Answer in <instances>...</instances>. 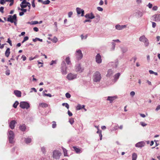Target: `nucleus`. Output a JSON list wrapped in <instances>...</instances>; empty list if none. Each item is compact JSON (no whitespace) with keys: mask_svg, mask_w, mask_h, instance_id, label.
I'll return each instance as SVG.
<instances>
[{"mask_svg":"<svg viewBox=\"0 0 160 160\" xmlns=\"http://www.w3.org/2000/svg\"><path fill=\"white\" fill-rule=\"evenodd\" d=\"M16 123V122L15 120L12 121L9 123V126L10 128L12 129L14 128L15 124Z\"/></svg>","mask_w":160,"mask_h":160,"instance_id":"f8f14e48","label":"nucleus"},{"mask_svg":"<svg viewBox=\"0 0 160 160\" xmlns=\"http://www.w3.org/2000/svg\"><path fill=\"white\" fill-rule=\"evenodd\" d=\"M103 4V2L102 0H101L99 3V4L100 5H102Z\"/></svg>","mask_w":160,"mask_h":160,"instance_id":"338daca9","label":"nucleus"},{"mask_svg":"<svg viewBox=\"0 0 160 160\" xmlns=\"http://www.w3.org/2000/svg\"><path fill=\"white\" fill-rule=\"evenodd\" d=\"M20 107L23 109H28L29 108L30 105L28 103L25 102H22L20 103Z\"/></svg>","mask_w":160,"mask_h":160,"instance_id":"423d86ee","label":"nucleus"},{"mask_svg":"<svg viewBox=\"0 0 160 160\" xmlns=\"http://www.w3.org/2000/svg\"><path fill=\"white\" fill-rule=\"evenodd\" d=\"M61 152L58 150H55L53 152V157L56 159H58L61 155Z\"/></svg>","mask_w":160,"mask_h":160,"instance_id":"20e7f679","label":"nucleus"},{"mask_svg":"<svg viewBox=\"0 0 160 160\" xmlns=\"http://www.w3.org/2000/svg\"><path fill=\"white\" fill-rule=\"evenodd\" d=\"M65 61L69 65L71 64V62L70 60V58L69 57H68L66 58Z\"/></svg>","mask_w":160,"mask_h":160,"instance_id":"bb28decb","label":"nucleus"},{"mask_svg":"<svg viewBox=\"0 0 160 160\" xmlns=\"http://www.w3.org/2000/svg\"><path fill=\"white\" fill-rule=\"evenodd\" d=\"M21 10L22 11V12H23L24 13L26 12L28 10L27 9H24V8H21Z\"/></svg>","mask_w":160,"mask_h":160,"instance_id":"8fccbe9b","label":"nucleus"},{"mask_svg":"<svg viewBox=\"0 0 160 160\" xmlns=\"http://www.w3.org/2000/svg\"><path fill=\"white\" fill-rule=\"evenodd\" d=\"M99 136L100 137V140H101L102 139V133H101L100 134H99Z\"/></svg>","mask_w":160,"mask_h":160,"instance_id":"774afa93","label":"nucleus"},{"mask_svg":"<svg viewBox=\"0 0 160 160\" xmlns=\"http://www.w3.org/2000/svg\"><path fill=\"white\" fill-rule=\"evenodd\" d=\"M56 61L52 60L51 61V63H50V65H53L54 64H56Z\"/></svg>","mask_w":160,"mask_h":160,"instance_id":"c03bdc74","label":"nucleus"},{"mask_svg":"<svg viewBox=\"0 0 160 160\" xmlns=\"http://www.w3.org/2000/svg\"><path fill=\"white\" fill-rule=\"evenodd\" d=\"M145 144V143L144 142H141L137 143L135 145L136 147L138 148H142L144 147Z\"/></svg>","mask_w":160,"mask_h":160,"instance_id":"ddd939ff","label":"nucleus"},{"mask_svg":"<svg viewBox=\"0 0 160 160\" xmlns=\"http://www.w3.org/2000/svg\"><path fill=\"white\" fill-rule=\"evenodd\" d=\"M35 0H32V6L33 8H35V5L34 3Z\"/></svg>","mask_w":160,"mask_h":160,"instance_id":"49530a36","label":"nucleus"},{"mask_svg":"<svg viewBox=\"0 0 160 160\" xmlns=\"http://www.w3.org/2000/svg\"><path fill=\"white\" fill-rule=\"evenodd\" d=\"M8 140L10 143H12L13 142V140L14 138V133L13 132L10 130L8 132Z\"/></svg>","mask_w":160,"mask_h":160,"instance_id":"7ed1b4c3","label":"nucleus"},{"mask_svg":"<svg viewBox=\"0 0 160 160\" xmlns=\"http://www.w3.org/2000/svg\"><path fill=\"white\" fill-rule=\"evenodd\" d=\"M25 141L26 143H29L31 142V139L30 138H26Z\"/></svg>","mask_w":160,"mask_h":160,"instance_id":"2f4dec72","label":"nucleus"},{"mask_svg":"<svg viewBox=\"0 0 160 160\" xmlns=\"http://www.w3.org/2000/svg\"><path fill=\"white\" fill-rule=\"evenodd\" d=\"M7 42H8L9 43V44L10 46H12V41L10 40L9 38H8V39Z\"/></svg>","mask_w":160,"mask_h":160,"instance_id":"a19ab883","label":"nucleus"},{"mask_svg":"<svg viewBox=\"0 0 160 160\" xmlns=\"http://www.w3.org/2000/svg\"><path fill=\"white\" fill-rule=\"evenodd\" d=\"M62 149L63 152L64 153V156H68V155L67 154V150L66 149L64 148H62Z\"/></svg>","mask_w":160,"mask_h":160,"instance_id":"c85d7f7f","label":"nucleus"},{"mask_svg":"<svg viewBox=\"0 0 160 160\" xmlns=\"http://www.w3.org/2000/svg\"><path fill=\"white\" fill-rule=\"evenodd\" d=\"M5 1L4 0H1V1H0V3L1 4H3L5 3Z\"/></svg>","mask_w":160,"mask_h":160,"instance_id":"e2e57ef3","label":"nucleus"},{"mask_svg":"<svg viewBox=\"0 0 160 160\" xmlns=\"http://www.w3.org/2000/svg\"><path fill=\"white\" fill-rule=\"evenodd\" d=\"M7 21L10 22L11 23L14 22L15 25L17 24V16L16 14H14L13 16L9 15L7 19Z\"/></svg>","mask_w":160,"mask_h":160,"instance_id":"f03ea898","label":"nucleus"},{"mask_svg":"<svg viewBox=\"0 0 160 160\" xmlns=\"http://www.w3.org/2000/svg\"><path fill=\"white\" fill-rule=\"evenodd\" d=\"M96 61L98 63L102 62L101 57L99 54H98L96 57Z\"/></svg>","mask_w":160,"mask_h":160,"instance_id":"9d476101","label":"nucleus"},{"mask_svg":"<svg viewBox=\"0 0 160 160\" xmlns=\"http://www.w3.org/2000/svg\"><path fill=\"white\" fill-rule=\"evenodd\" d=\"M148 6L149 8H152V5L150 3H149L148 4Z\"/></svg>","mask_w":160,"mask_h":160,"instance_id":"6e6d98bb","label":"nucleus"},{"mask_svg":"<svg viewBox=\"0 0 160 160\" xmlns=\"http://www.w3.org/2000/svg\"><path fill=\"white\" fill-rule=\"evenodd\" d=\"M18 104H19L18 102V101H16L13 104V107L14 108H16L17 107V106Z\"/></svg>","mask_w":160,"mask_h":160,"instance_id":"f704fd0d","label":"nucleus"},{"mask_svg":"<svg viewBox=\"0 0 160 160\" xmlns=\"http://www.w3.org/2000/svg\"><path fill=\"white\" fill-rule=\"evenodd\" d=\"M10 3L9 4V6H12L13 4L14 1L13 0H11L10 1Z\"/></svg>","mask_w":160,"mask_h":160,"instance_id":"5fc2aeb1","label":"nucleus"},{"mask_svg":"<svg viewBox=\"0 0 160 160\" xmlns=\"http://www.w3.org/2000/svg\"><path fill=\"white\" fill-rule=\"evenodd\" d=\"M21 58H22V60L24 61H25L26 60V57L24 55H23L22 56V57H21Z\"/></svg>","mask_w":160,"mask_h":160,"instance_id":"de8ad7c7","label":"nucleus"},{"mask_svg":"<svg viewBox=\"0 0 160 160\" xmlns=\"http://www.w3.org/2000/svg\"><path fill=\"white\" fill-rule=\"evenodd\" d=\"M28 36H26L24 38L22 42V43H23L26 41L28 40Z\"/></svg>","mask_w":160,"mask_h":160,"instance_id":"4c0bfd02","label":"nucleus"},{"mask_svg":"<svg viewBox=\"0 0 160 160\" xmlns=\"http://www.w3.org/2000/svg\"><path fill=\"white\" fill-rule=\"evenodd\" d=\"M113 72L112 70L110 69L108 70V73L106 75V76L107 77H110L113 74Z\"/></svg>","mask_w":160,"mask_h":160,"instance_id":"5701e85b","label":"nucleus"},{"mask_svg":"<svg viewBox=\"0 0 160 160\" xmlns=\"http://www.w3.org/2000/svg\"><path fill=\"white\" fill-rule=\"evenodd\" d=\"M76 71L77 72H82L83 68H82L80 64L77 65L76 66Z\"/></svg>","mask_w":160,"mask_h":160,"instance_id":"9b49d317","label":"nucleus"},{"mask_svg":"<svg viewBox=\"0 0 160 160\" xmlns=\"http://www.w3.org/2000/svg\"><path fill=\"white\" fill-rule=\"evenodd\" d=\"M137 13L138 14L139 16L140 17H141L144 14V12L138 11L137 12Z\"/></svg>","mask_w":160,"mask_h":160,"instance_id":"c756f323","label":"nucleus"},{"mask_svg":"<svg viewBox=\"0 0 160 160\" xmlns=\"http://www.w3.org/2000/svg\"><path fill=\"white\" fill-rule=\"evenodd\" d=\"M66 97L68 98H70L71 96V95L68 93L67 92L65 94Z\"/></svg>","mask_w":160,"mask_h":160,"instance_id":"79ce46f5","label":"nucleus"},{"mask_svg":"<svg viewBox=\"0 0 160 160\" xmlns=\"http://www.w3.org/2000/svg\"><path fill=\"white\" fill-rule=\"evenodd\" d=\"M160 109V105L158 106L156 109V110L158 111V110Z\"/></svg>","mask_w":160,"mask_h":160,"instance_id":"69168bd1","label":"nucleus"},{"mask_svg":"<svg viewBox=\"0 0 160 160\" xmlns=\"http://www.w3.org/2000/svg\"><path fill=\"white\" fill-rule=\"evenodd\" d=\"M20 129L22 131H24L26 129V127L25 124L19 126Z\"/></svg>","mask_w":160,"mask_h":160,"instance_id":"393cba45","label":"nucleus"},{"mask_svg":"<svg viewBox=\"0 0 160 160\" xmlns=\"http://www.w3.org/2000/svg\"><path fill=\"white\" fill-rule=\"evenodd\" d=\"M15 94L18 97H20L21 96V92L19 91L15 90L14 92Z\"/></svg>","mask_w":160,"mask_h":160,"instance_id":"aec40b11","label":"nucleus"},{"mask_svg":"<svg viewBox=\"0 0 160 160\" xmlns=\"http://www.w3.org/2000/svg\"><path fill=\"white\" fill-rule=\"evenodd\" d=\"M44 95L45 96L49 97H52L50 93H48V94L44 93Z\"/></svg>","mask_w":160,"mask_h":160,"instance_id":"3c124183","label":"nucleus"},{"mask_svg":"<svg viewBox=\"0 0 160 160\" xmlns=\"http://www.w3.org/2000/svg\"><path fill=\"white\" fill-rule=\"evenodd\" d=\"M10 53V48H7L6 50L5 51V56L6 57H9Z\"/></svg>","mask_w":160,"mask_h":160,"instance_id":"b1692460","label":"nucleus"},{"mask_svg":"<svg viewBox=\"0 0 160 160\" xmlns=\"http://www.w3.org/2000/svg\"><path fill=\"white\" fill-rule=\"evenodd\" d=\"M139 40L141 42H144L145 46L147 47L149 45V42L148 39L145 37V36L143 35L139 38Z\"/></svg>","mask_w":160,"mask_h":160,"instance_id":"39448f33","label":"nucleus"},{"mask_svg":"<svg viewBox=\"0 0 160 160\" xmlns=\"http://www.w3.org/2000/svg\"><path fill=\"white\" fill-rule=\"evenodd\" d=\"M52 127L53 128H54L56 127V122L55 121H53L52 122Z\"/></svg>","mask_w":160,"mask_h":160,"instance_id":"e433bc0d","label":"nucleus"},{"mask_svg":"<svg viewBox=\"0 0 160 160\" xmlns=\"http://www.w3.org/2000/svg\"><path fill=\"white\" fill-rule=\"evenodd\" d=\"M48 105L46 103H41L39 104L38 107L39 108L42 107L43 108H47L48 107Z\"/></svg>","mask_w":160,"mask_h":160,"instance_id":"a211bd4d","label":"nucleus"},{"mask_svg":"<svg viewBox=\"0 0 160 160\" xmlns=\"http://www.w3.org/2000/svg\"><path fill=\"white\" fill-rule=\"evenodd\" d=\"M117 97L116 96L114 97H110L108 96V97L107 100L110 101V103H112L114 100L116 99Z\"/></svg>","mask_w":160,"mask_h":160,"instance_id":"f3484780","label":"nucleus"},{"mask_svg":"<svg viewBox=\"0 0 160 160\" xmlns=\"http://www.w3.org/2000/svg\"><path fill=\"white\" fill-rule=\"evenodd\" d=\"M50 1L49 0H47V1H43L42 2V4H48L50 3Z\"/></svg>","mask_w":160,"mask_h":160,"instance_id":"c9c22d12","label":"nucleus"},{"mask_svg":"<svg viewBox=\"0 0 160 160\" xmlns=\"http://www.w3.org/2000/svg\"><path fill=\"white\" fill-rule=\"evenodd\" d=\"M51 41L54 42H56L58 41V39L57 38L54 37L53 39H52Z\"/></svg>","mask_w":160,"mask_h":160,"instance_id":"ea45409f","label":"nucleus"},{"mask_svg":"<svg viewBox=\"0 0 160 160\" xmlns=\"http://www.w3.org/2000/svg\"><path fill=\"white\" fill-rule=\"evenodd\" d=\"M154 20L156 22L160 21V14H155L153 16Z\"/></svg>","mask_w":160,"mask_h":160,"instance_id":"2eb2a0df","label":"nucleus"},{"mask_svg":"<svg viewBox=\"0 0 160 160\" xmlns=\"http://www.w3.org/2000/svg\"><path fill=\"white\" fill-rule=\"evenodd\" d=\"M130 94L131 96H133L135 95V93L134 91H132L130 92Z\"/></svg>","mask_w":160,"mask_h":160,"instance_id":"052dcab7","label":"nucleus"},{"mask_svg":"<svg viewBox=\"0 0 160 160\" xmlns=\"http://www.w3.org/2000/svg\"><path fill=\"white\" fill-rule=\"evenodd\" d=\"M4 7H1L0 8V12H1L2 13H3Z\"/></svg>","mask_w":160,"mask_h":160,"instance_id":"a18cd8bd","label":"nucleus"},{"mask_svg":"<svg viewBox=\"0 0 160 160\" xmlns=\"http://www.w3.org/2000/svg\"><path fill=\"white\" fill-rule=\"evenodd\" d=\"M69 122L71 124H72L74 122V119L73 118H71L69 120Z\"/></svg>","mask_w":160,"mask_h":160,"instance_id":"58836bf2","label":"nucleus"},{"mask_svg":"<svg viewBox=\"0 0 160 160\" xmlns=\"http://www.w3.org/2000/svg\"><path fill=\"white\" fill-rule=\"evenodd\" d=\"M63 64L65 66V67L62 68V72L63 74L65 75L67 74L66 68L65 67V63H64Z\"/></svg>","mask_w":160,"mask_h":160,"instance_id":"4be33fe9","label":"nucleus"},{"mask_svg":"<svg viewBox=\"0 0 160 160\" xmlns=\"http://www.w3.org/2000/svg\"><path fill=\"white\" fill-rule=\"evenodd\" d=\"M76 56L77 60H80L82 58L83 55L81 50H79L77 51Z\"/></svg>","mask_w":160,"mask_h":160,"instance_id":"0eeeda50","label":"nucleus"},{"mask_svg":"<svg viewBox=\"0 0 160 160\" xmlns=\"http://www.w3.org/2000/svg\"><path fill=\"white\" fill-rule=\"evenodd\" d=\"M152 27L153 28H155L156 25V23L154 22H152Z\"/></svg>","mask_w":160,"mask_h":160,"instance_id":"864d4df0","label":"nucleus"},{"mask_svg":"<svg viewBox=\"0 0 160 160\" xmlns=\"http://www.w3.org/2000/svg\"><path fill=\"white\" fill-rule=\"evenodd\" d=\"M101 78V74L99 72L96 71L94 73L93 76V80L96 82H99Z\"/></svg>","mask_w":160,"mask_h":160,"instance_id":"f257e3e1","label":"nucleus"},{"mask_svg":"<svg viewBox=\"0 0 160 160\" xmlns=\"http://www.w3.org/2000/svg\"><path fill=\"white\" fill-rule=\"evenodd\" d=\"M68 115L69 116H72V113L71 112H70L69 110H68Z\"/></svg>","mask_w":160,"mask_h":160,"instance_id":"4d7b16f0","label":"nucleus"},{"mask_svg":"<svg viewBox=\"0 0 160 160\" xmlns=\"http://www.w3.org/2000/svg\"><path fill=\"white\" fill-rule=\"evenodd\" d=\"M84 107L85 106L84 105L81 106L80 104H78L76 108V109L77 110H78L82 108H83L86 111V109L84 108Z\"/></svg>","mask_w":160,"mask_h":160,"instance_id":"6ab92c4d","label":"nucleus"},{"mask_svg":"<svg viewBox=\"0 0 160 160\" xmlns=\"http://www.w3.org/2000/svg\"><path fill=\"white\" fill-rule=\"evenodd\" d=\"M126 27L125 25L120 26L119 25H117L116 26V28L118 30H120L125 28Z\"/></svg>","mask_w":160,"mask_h":160,"instance_id":"412c9836","label":"nucleus"},{"mask_svg":"<svg viewBox=\"0 0 160 160\" xmlns=\"http://www.w3.org/2000/svg\"><path fill=\"white\" fill-rule=\"evenodd\" d=\"M140 124L143 127L147 125L146 124L143 122H140Z\"/></svg>","mask_w":160,"mask_h":160,"instance_id":"603ef678","label":"nucleus"},{"mask_svg":"<svg viewBox=\"0 0 160 160\" xmlns=\"http://www.w3.org/2000/svg\"><path fill=\"white\" fill-rule=\"evenodd\" d=\"M137 157V155L136 153H133L132 154V160H136Z\"/></svg>","mask_w":160,"mask_h":160,"instance_id":"cd10ccee","label":"nucleus"},{"mask_svg":"<svg viewBox=\"0 0 160 160\" xmlns=\"http://www.w3.org/2000/svg\"><path fill=\"white\" fill-rule=\"evenodd\" d=\"M38 57V56L36 55L35 57L33 58H32V57H30L29 58V60L31 61V60H33V59H34V58H37Z\"/></svg>","mask_w":160,"mask_h":160,"instance_id":"13d9d810","label":"nucleus"},{"mask_svg":"<svg viewBox=\"0 0 160 160\" xmlns=\"http://www.w3.org/2000/svg\"><path fill=\"white\" fill-rule=\"evenodd\" d=\"M77 77L76 75L70 73L68 74L67 76V78L69 80H72L75 78Z\"/></svg>","mask_w":160,"mask_h":160,"instance_id":"1a4fd4ad","label":"nucleus"},{"mask_svg":"<svg viewBox=\"0 0 160 160\" xmlns=\"http://www.w3.org/2000/svg\"><path fill=\"white\" fill-rule=\"evenodd\" d=\"M33 29V30L35 32H38V29L37 27H34Z\"/></svg>","mask_w":160,"mask_h":160,"instance_id":"0e129e2a","label":"nucleus"},{"mask_svg":"<svg viewBox=\"0 0 160 160\" xmlns=\"http://www.w3.org/2000/svg\"><path fill=\"white\" fill-rule=\"evenodd\" d=\"M98 10L100 11H103V8L100 7H98L97 8Z\"/></svg>","mask_w":160,"mask_h":160,"instance_id":"09e8293b","label":"nucleus"},{"mask_svg":"<svg viewBox=\"0 0 160 160\" xmlns=\"http://www.w3.org/2000/svg\"><path fill=\"white\" fill-rule=\"evenodd\" d=\"M62 105L63 106H65V107L68 109L69 108V105L68 104V103H63L62 104Z\"/></svg>","mask_w":160,"mask_h":160,"instance_id":"72a5a7b5","label":"nucleus"},{"mask_svg":"<svg viewBox=\"0 0 160 160\" xmlns=\"http://www.w3.org/2000/svg\"><path fill=\"white\" fill-rule=\"evenodd\" d=\"M32 40L34 42H36L38 40V41H39L41 42H42V39H40V38H35L33 39Z\"/></svg>","mask_w":160,"mask_h":160,"instance_id":"473e14b6","label":"nucleus"},{"mask_svg":"<svg viewBox=\"0 0 160 160\" xmlns=\"http://www.w3.org/2000/svg\"><path fill=\"white\" fill-rule=\"evenodd\" d=\"M85 17L87 18H88L91 19L94 18H95L94 15L92 13L87 14L85 15Z\"/></svg>","mask_w":160,"mask_h":160,"instance_id":"dca6fc26","label":"nucleus"},{"mask_svg":"<svg viewBox=\"0 0 160 160\" xmlns=\"http://www.w3.org/2000/svg\"><path fill=\"white\" fill-rule=\"evenodd\" d=\"M20 7L22 8H26L27 6H28V11H30V10L31 8V4L29 2H26L25 4H22L21 3L20 4Z\"/></svg>","mask_w":160,"mask_h":160,"instance_id":"6e6552de","label":"nucleus"},{"mask_svg":"<svg viewBox=\"0 0 160 160\" xmlns=\"http://www.w3.org/2000/svg\"><path fill=\"white\" fill-rule=\"evenodd\" d=\"M158 9V7L156 6H154L152 8V10L154 11H156Z\"/></svg>","mask_w":160,"mask_h":160,"instance_id":"bf43d9fd","label":"nucleus"},{"mask_svg":"<svg viewBox=\"0 0 160 160\" xmlns=\"http://www.w3.org/2000/svg\"><path fill=\"white\" fill-rule=\"evenodd\" d=\"M73 148L76 153L80 152L81 151V150L79 148H77L76 147H73Z\"/></svg>","mask_w":160,"mask_h":160,"instance_id":"7c9ffc66","label":"nucleus"},{"mask_svg":"<svg viewBox=\"0 0 160 160\" xmlns=\"http://www.w3.org/2000/svg\"><path fill=\"white\" fill-rule=\"evenodd\" d=\"M76 11L77 13L78 14H80L81 13V16H83L84 14V10H82V9H81L80 8H76Z\"/></svg>","mask_w":160,"mask_h":160,"instance_id":"4468645a","label":"nucleus"},{"mask_svg":"<svg viewBox=\"0 0 160 160\" xmlns=\"http://www.w3.org/2000/svg\"><path fill=\"white\" fill-rule=\"evenodd\" d=\"M38 22L37 21H33L32 22V24L34 25L38 24Z\"/></svg>","mask_w":160,"mask_h":160,"instance_id":"37998d69","label":"nucleus"},{"mask_svg":"<svg viewBox=\"0 0 160 160\" xmlns=\"http://www.w3.org/2000/svg\"><path fill=\"white\" fill-rule=\"evenodd\" d=\"M72 14V13L71 12H69L68 13V16L69 17H70Z\"/></svg>","mask_w":160,"mask_h":160,"instance_id":"680f3d73","label":"nucleus"},{"mask_svg":"<svg viewBox=\"0 0 160 160\" xmlns=\"http://www.w3.org/2000/svg\"><path fill=\"white\" fill-rule=\"evenodd\" d=\"M120 73H118L116 74L114 76V80L115 81H116L119 78L120 76Z\"/></svg>","mask_w":160,"mask_h":160,"instance_id":"a878e982","label":"nucleus"}]
</instances>
